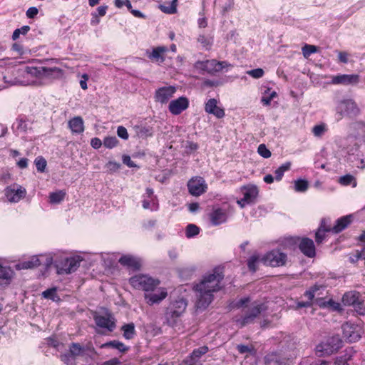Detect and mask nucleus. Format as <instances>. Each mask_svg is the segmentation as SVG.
<instances>
[{
	"label": "nucleus",
	"mask_w": 365,
	"mask_h": 365,
	"mask_svg": "<svg viewBox=\"0 0 365 365\" xmlns=\"http://www.w3.org/2000/svg\"><path fill=\"white\" fill-rule=\"evenodd\" d=\"M224 279V274L220 268H215L213 272L206 274L202 279L194 286L197 292L195 307L197 309H205L213 299V292L222 289L221 282Z\"/></svg>",
	"instance_id": "1"
},
{
	"label": "nucleus",
	"mask_w": 365,
	"mask_h": 365,
	"mask_svg": "<svg viewBox=\"0 0 365 365\" xmlns=\"http://www.w3.org/2000/svg\"><path fill=\"white\" fill-rule=\"evenodd\" d=\"M130 285L135 289L143 290L145 293L154 292L160 284L158 279L147 274H136L129 279Z\"/></svg>",
	"instance_id": "2"
},
{
	"label": "nucleus",
	"mask_w": 365,
	"mask_h": 365,
	"mask_svg": "<svg viewBox=\"0 0 365 365\" xmlns=\"http://www.w3.org/2000/svg\"><path fill=\"white\" fill-rule=\"evenodd\" d=\"M342 343L339 335L332 336L328 338L325 343H321L317 346L316 354L318 356L331 355L342 346Z\"/></svg>",
	"instance_id": "3"
},
{
	"label": "nucleus",
	"mask_w": 365,
	"mask_h": 365,
	"mask_svg": "<svg viewBox=\"0 0 365 365\" xmlns=\"http://www.w3.org/2000/svg\"><path fill=\"white\" fill-rule=\"evenodd\" d=\"M267 309V306L263 303L257 304L255 302L252 307L245 312L244 316L235 321L240 324V327H243L247 324H251L254 320L259 316L262 312Z\"/></svg>",
	"instance_id": "4"
},
{
	"label": "nucleus",
	"mask_w": 365,
	"mask_h": 365,
	"mask_svg": "<svg viewBox=\"0 0 365 365\" xmlns=\"http://www.w3.org/2000/svg\"><path fill=\"white\" fill-rule=\"evenodd\" d=\"M359 113V109L352 100L341 101L336 107L337 119L341 120L344 116L356 117Z\"/></svg>",
	"instance_id": "5"
},
{
	"label": "nucleus",
	"mask_w": 365,
	"mask_h": 365,
	"mask_svg": "<svg viewBox=\"0 0 365 365\" xmlns=\"http://www.w3.org/2000/svg\"><path fill=\"white\" fill-rule=\"evenodd\" d=\"M287 259V255L284 252H282L279 250H272V251L267 252L262 258V261L264 264L273 267L285 265Z\"/></svg>",
	"instance_id": "6"
},
{
	"label": "nucleus",
	"mask_w": 365,
	"mask_h": 365,
	"mask_svg": "<svg viewBox=\"0 0 365 365\" xmlns=\"http://www.w3.org/2000/svg\"><path fill=\"white\" fill-rule=\"evenodd\" d=\"M187 306V300L184 298H179L171 302L166 309L167 319L169 320L170 317H179L185 311Z\"/></svg>",
	"instance_id": "7"
},
{
	"label": "nucleus",
	"mask_w": 365,
	"mask_h": 365,
	"mask_svg": "<svg viewBox=\"0 0 365 365\" xmlns=\"http://www.w3.org/2000/svg\"><path fill=\"white\" fill-rule=\"evenodd\" d=\"M189 192L193 196H200L206 192L207 188L205 180L201 177H195L187 182Z\"/></svg>",
	"instance_id": "8"
},
{
	"label": "nucleus",
	"mask_w": 365,
	"mask_h": 365,
	"mask_svg": "<svg viewBox=\"0 0 365 365\" xmlns=\"http://www.w3.org/2000/svg\"><path fill=\"white\" fill-rule=\"evenodd\" d=\"M96 325L101 328L113 331L115 329V319L111 313L106 315H95L93 317Z\"/></svg>",
	"instance_id": "9"
},
{
	"label": "nucleus",
	"mask_w": 365,
	"mask_h": 365,
	"mask_svg": "<svg viewBox=\"0 0 365 365\" xmlns=\"http://www.w3.org/2000/svg\"><path fill=\"white\" fill-rule=\"evenodd\" d=\"M167 296L168 292L165 288H160L157 291L155 290L154 292L144 293V298L146 303L150 306L160 304Z\"/></svg>",
	"instance_id": "10"
},
{
	"label": "nucleus",
	"mask_w": 365,
	"mask_h": 365,
	"mask_svg": "<svg viewBox=\"0 0 365 365\" xmlns=\"http://www.w3.org/2000/svg\"><path fill=\"white\" fill-rule=\"evenodd\" d=\"M189 106V100L185 96H181L170 102L168 109L173 115H179Z\"/></svg>",
	"instance_id": "11"
},
{
	"label": "nucleus",
	"mask_w": 365,
	"mask_h": 365,
	"mask_svg": "<svg viewBox=\"0 0 365 365\" xmlns=\"http://www.w3.org/2000/svg\"><path fill=\"white\" fill-rule=\"evenodd\" d=\"M176 91V88L173 86L159 88L155 93V101L161 103H166L173 96Z\"/></svg>",
	"instance_id": "12"
},
{
	"label": "nucleus",
	"mask_w": 365,
	"mask_h": 365,
	"mask_svg": "<svg viewBox=\"0 0 365 365\" xmlns=\"http://www.w3.org/2000/svg\"><path fill=\"white\" fill-rule=\"evenodd\" d=\"M81 260L79 258L76 257H70L66 258L64 261L62 262V267L58 268L59 269V274H71L79 267L80 263Z\"/></svg>",
	"instance_id": "13"
},
{
	"label": "nucleus",
	"mask_w": 365,
	"mask_h": 365,
	"mask_svg": "<svg viewBox=\"0 0 365 365\" xmlns=\"http://www.w3.org/2000/svg\"><path fill=\"white\" fill-rule=\"evenodd\" d=\"M299 240V248L300 251L308 257H314L316 255L315 246L313 240L308 237L298 239Z\"/></svg>",
	"instance_id": "14"
},
{
	"label": "nucleus",
	"mask_w": 365,
	"mask_h": 365,
	"mask_svg": "<svg viewBox=\"0 0 365 365\" xmlns=\"http://www.w3.org/2000/svg\"><path fill=\"white\" fill-rule=\"evenodd\" d=\"M289 358L279 352H272L264 356L265 365H288Z\"/></svg>",
	"instance_id": "15"
},
{
	"label": "nucleus",
	"mask_w": 365,
	"mask_h": 365,
	"mask_svg": "<svg viewBox=\"0 0 365 365\" xmlns=\"http://www.w3.org/2000/svg\"><path fill=\"white\" fill-rule=\"evenodd\" d=\"M359 81V76L357 74H340L334 76L331 78L333 84L353 85L356 84Z\"/></svg>",
	"instance_id": "16"
},
{
	"label": "nucleus",
	"mask_w": 365,
	"mask_h": 365,
	"mask_svg": "<svg viewBox=\"0 0 365 365\" xmlns=\"http://www.w3.org/2000/svg\"><path fill=\"white\" fill-rule=\"evenodd\" d=\"M343 336L350 343L356 342L361 339L359 331L356 327L349 324L342 326Z\"/></svg>",
	"instance_id": "17"
},
{
	"label": "nucleus",
	"mask_w": 365,
	"mask_h": 365,
	"mask_svg": "<svg viewBox=\"0 0 365 365\" xmlns=\"http://www.w3.org/2000/svg\"><path fill=\"white\" fill-rule=\"evenodd\" d=\"M26 190L21 186H18L16 189L15 187H8L6 190V196L9 202H17L20 200L25 197Z\"/></svg>",
	"instance_id": "18"
},
{
	"label": "nucleus",
	"mask_w": 365,
	"mask_h": 365,
	"mask_svg": "<svg viewBox=\"0 0 365 365\" xmlns=\"http://www.w3.org/2000/svg\"><path fill=\"white\" fill-rule=\"evenodd\" d=\"M205 110L217 118H222L225 116L224 109L217 106V101L215 98H210L205 103Z\"/></svg>",
	"instance_id": "19"
},
{
	"label": "nucleus",
	"mask_w": 365,
	"mask_h": 365,
	"mask_svg": "<svg viewBox=\"0 0 365 365\" xmlns=\"http://www.w3.org/2000/svg\"><path fill=\"white\" fill-rule=\"evenodd\" d=\"M210 219L212 225L217 226L227 221V215L225 210L218 207L210 214Z\"/></svg>",
	"instance_id": "20"
},
{
	"label": "nucleus",
	"mask_w": 365,
	"mask_h": 365,
	"mask_svg": "<svg viewBox=\"0 0 365 365\" xmlns=\"http://www.w3.org/2000/svg\"><path fill=\"white\" fill-rule=\"evenodd\" d=\"M118 262L121 265L133 270H139L141 266L140 261L131 255H123Z\"/></svg>",
	"instance_id": "21"
},
{
	"label": "nucleus",
	"mask_w": 365,
	"mask_h": 365,
	"mask_svg": "<svg viewBox=\"0 0 365 365\" xmlns=\"http://www.w3.org/2000/svg\"><path fill=\"white\" fill-rule=\"evenodd\" d=\"M43 79L50 81L58 80L63 77L64 71L58 67H46L45 66Z\"/></svg>",
	"instance_id": "22"
},
{
	"label": "nucleus",
	"mask_w": 365,
	"mask_h": 365,
	"mask_svg": "<svg viewBox=\"0 0 365 365\" xmlns=\"http://www.w3.org/2000/svg\"><path fill=\"white\" fill-rule=\"evenodd\" d=\"M353 220V215H349L339 218L336 221L335 225L331 229L334 233H339L344 230L351 224Z\"/></svg>",
	"instance_id": "23"
},
{
	"label": "nucleus",
	"mask_w": 365,
	"mask_h": 365,
	"mask_svg": "<svg viewBox=\"0 0 365 365\" xmlns=\"http://www.w3.org/2000/svg\"><path fill=\"white\" fill-rule=\"evenodd\" d=\"M68 125L73 133L80 134L84 131L83 120L80 116L71 118Z\"/></svg>",
	"instance_id": "24"
},
{
	"label": "nucleus",
	"mask_w": 365,
	"mask_h": 365,
	"mask_svg": "<svg viewBox=\"0 0 365 365\" xmlns=\"http://www.w3.org/2000/svg\"><path fill=\"white\" fill-rule=\"evenodd\" d=\"M360 299V293L356 291L346 292L342 297V303L344 306H353Z\"/></svg>",
	"instance_id": "25"
},
{
	"label": "nucleus",
	"mask_w": 365,
	"mask_h": 365,
	"mask_svg": "<svg viewBox=\"0 0 365 365\" xmlns=\"http://www.w3.org/2000/svg\"><path fill=\"white\" fill-rule=\"evenodd\" d=\"M165 46H158L153 48V51L148 55L150 59L155 60L157 62L163 63L165 61L163 53L167 51Z\"/></svg>",
	"instance_id": "26"
},
{
	"label": "nucleus",
	"mask_w": 365,
	"mask_h": 365,
	"mask_svg": "<svg viewBox=\"0 0 365 365\" xmlns=\"http://www.w3.org/2000/svg\"><path fill=\"white\" fill-rule=\"evenodd\" d=\"M208 351L209 348L207 346H202L197 349H195L188 357L192 359V361H193L195 364H196L201 356L207 353Z\"/></svg>",
	"instance_id": "27"
},
{
	"label": "nucleus",
	"mask_w": 365,
	"mask_h": 365,
	"mask_svg": "<svg viewBox=\"0 0 365 365\" xmlns=\"http://www.w3.org/2000/svg\"><path fill=\"white\" fill-rule=\"evenodd\" d=\"M121 330L123 331V336L126 339H132L136 335L135 324L133 322L125 324L121 327Z\"/></svg>",
	"instance_id": "28"
},
{
	"label": "nucleus",
	"mask_w": 365,
	"mask_h": 365,
	"mask_svg": "<svg viewBox=\"0 0 365 365\" xmlns=\"http://www.w3.org/2000/svg\"><path fill=\"white\" fill-rule=\"evenodd\" d=\"M257 194L258 190L257 187L252 186L251 187L246 188V190L243 194L242 201H245V202L247 204L252 202Z\"/></svg>",
	"instance_id": "29"
},
{
	"label": "nucleus",
	"mask_w": 365,
	"mask_h": 365,
	"mask_svg": "<svg viewBox=\"0 0 365 365\" xmlns=\"http://www.w3.org/2000/svg\"><path fill=\"white\" fill-rule=\"evenodd\" d=\"M106 347L116 349L122 353H125L129 349V347L126 346L123 342L117 340L110 341L101 345V348Z\"/></svg>",
	"instance_id": "30"
},
{
	"label": "nucleus",
	"mask_w": 365,
	"mask_h": 365,
	"mask_svg": "<svg viewBox=\"0 0 365 365\" xmlns=\"http://www.w3.org/2000/svg\"><path fill=\"white\" fill-rule=\"evenodd\" d=\"M86 348L82 346L79 343L73 342L69 346V353L75 358L83 354Z\"/></svg>",
	"instance_id": "31"
},
{
	"label": "nucleus",
	"mask_w": 365,
	"mask_h": 365,
	"mask_svg": "<svg viewBox=\"0 0 365 365\" xmlns=\"http://www.w3.org/2000/svg\"><path fill=\"white\" fill-rule=\"evenodd\" d=\"M136 133L139 138H146L153 135V130L150 126H138L136 128Z\"/></svg>",
	"instance_id": "32"
},
{
	"label": "nucleus",
	"mask_w": 365,
	"mask_h": 365,
	"mask_svg": "<svg viewBox=\"0 0 365 365\" xmlns=\"http://www.w3.org/2000/svg\"><path fill=\"white\" fill-rule=\"evenodd\" d=\"M65 196L66 192L63 190L51 192L49 195V201L52 204H58L64 199Z\"/></svg>",
	"instance_id": "33"
},
{
	"label": "nucleus",
	"mask_w": 365,
	"mask_h": 365,
	"mask_svg": "<svg viewBox=\"0 0 365 365\" xmlns=\"http://www.w3.org/2000/svg\"><path fill=\"white\" fill-rule=\"evenodd\" d=\"M45 66L26 67V72L36 78L43 79Z\"/></svg>",
	"instance_id": "34"
},
{
	"label": "nucleus",
	"mask_w": 365,
	"mask_h": 365,
	"mask_svg": "<svg viewBox=\"0 0 365 365\" xmlns=\"http://www.w3.org/2000/svg\"><path fill=\"white\" fill-rule=\"evenodd\" d=\"M41 264L40 259L34 256L30 260L25 261L21 264V267L23 269H33L40 266Z\"/></svg>",
	"instance_id": "35"
},
{
	"label": "nucleus",
	"mask_w": 365,
	"mask_h": 365,
	"mask_svg": "<svg viewBox=\"0 0 365 365\" xmlns=\"http://www.w3.org/2000/svg\"><path fill=\"white\" fill-rule=\"evenodd\" d=\"M259 261V256L258 255H253L247 259V267L252 272H255L257 269V263Z\"/></svg>",
	"instance_id": "36"
},
{
	"label": "nucleus",
	"mask_w": 365,
	"mask_h": 365,
	"mask_svg": "<svg viewBox=\"0 0 365 365\" xmlns=\"http://www.w3.org/2000/svg\"><path fill=\"white\" fill-rule=\"evenodd\" d=\"M291 166V163L287 162L283 165H282L279 168H278L274 173H275V179L277 181L281 180L282 178L284 173L285 171L289 170Z\"/></svg>",
	"instance_id": "37"
},
{
	"label": "nucleus",
	"mask_w": 365,
	"mask_h": 365,
	"mask_svg": "<svg viewBox=\"0 0 365 365\" xmlns=\"http://www.w3.org/2000/svg\"><path fill=\"white\" fill-rule=\"evenodd\" d=\"M309 187V182L306 180L298 179L294 181V190L297 192H305Z\"/></svg>",
	"instance_id": "38"
},
{
	"label": "nucleus",
	"mask_w": 365,
	"mask_h": 365,
	"mask_svg": "<svg viewBox=\"0 0 365 365\" xmlns=\"http://www.w3.org/2000/svg\"><path fill=\"white\" fill-rule=\"evenodd\" d=\"M160 8L165 14H175L177 12V0H173L168 6L160 5Z\"/></svg>",
	"instance_id": "39"
},
{
	"label": "nucleus",
	"mask_w": 365,
	"mask_h": 365,
	"mask_svg": "<svg viewBox=\"0 0 365 365\" xmlns=\"http://www.w3.org/2000/svg\"><path fill=\"white\" fill-rule=\"evenodd\" d=\"M56 287L48 289L42 292V296L45 299H49L53 301H57L59 299V297L56 294Z\"/></svg>",
	"instance_id": "40"
},
{
	"label": "nucleus",
	"mask_w": 365,
	"mask_h": 365,
	"mask_svg": "<svg viewBox=\"0 0 365 365\" xmlns=\"http://www.w3.org/2000/svg\"><path fill=\"white\" fill-rule=\"evenodd\" d=\"M200 232V228L194 225V224H189L186 227L185 230V235L187 238L193 237L196 235H197Z\"/></svg>",
	"instance_id": "41"
},
{
	"label": "nucleus",
	"mask_w": 365,
	"mask_h": 365,
	"mask_svg": "<svg viewBox=\"0 0 365 365\" xmlns=\"http://www.w3.org/2000/svg\"><path fill=\"white\" fill-rule=\"evenodd\" d=\"M237 350L240 354H252L255 352L253 345L237 344L236 346Z\"/></svg>",
	"instance_id": "42"
},
{
	"label": "nucleus",
	"mask_w": 365,
	"mask_h": 365,
	"mask_svg": "<svg viewBox=\"0 0 365 365\" xmlns=\"http://www.w3.org/2000/svg\"><path fill=\"white\" fill-rule=\"evenodd\" d=\"M13 271L10 267H3L0 264V279L9 280L11 278Z\"/></svg>",
	"instance_id": "43"
},
{
	"label": "nucleus",
	"mask_w": 365,
	"mask_h": 365,
	"mask_svg": "<svg viewBox=\"0 0 365 365\" xmlns=\"http://www.w3.org/2000/svg\"><path fill=\"white\" fill-rule=\"evenodd\" d=\"M119 141L115 136H108L103 139L104 147L111 149L118 144Z\"/></svg>",
	"instance_id": "44"
},
{
	"label": "nucleus",
	"mask_w": 365,
	"mask_h": 365,
	"mask_svg": "<svg viewBox=\"0 0 365 365\" xmlns=\"http://www.w3.org/2000/svg\"><path fill=\"white\" fill-rule=\"evenodd\" d=\"M319 289V286H318L317 284H315V285L311 287L308 290H307L304 292V296L307 298V301H311V303H312V304H313L314 302V300L315 292L317 291H318Z\"/></svg>",
	"instance_id": "45"
},
{
	"label": "nucleus",
	"mask_w": 365,
	"mask_h": 365,
	"mask_svg": "<svg viewBox=\"0 0 365 365\" xmlns=\"http://www.w3.org/2000/svg\"><path fill=\"white\" fill-rule=\"evenodd\" d=\"M38 172L43 173L47 165V162L42 156L37 157L34 160Z\"/></svg>",
	"instance_id": "46"
},
{
	"label": "nucleus",
	"mask_w": 365,
	"mask_h": 365,
	"mask_svg": "<svg viewBox=\"0 0 365 365\" xmlns=\"http://www.w3.org/2000/svg\"><path fill=\"white\" fill-rule=\"evenodd\" d=\"M29 26H23L20 29H16L14 30L12 34V40L16 41L19 38L20 34L26 35L27 33L30 31Z\"/></svg>",
	"instance_id": "47"
},
{
	"label": "nucleus",
	"mask_w": 365,
	"mask_h": 365,
	"mask_svg": "<svg viewBox=\"0 0 365 365\" xmlns=\"http://www.w3.org/2000/svg\"><path fill=\"white\" fill-rule=\"evenodd\" d=\"M331 231V229L328 228H322V224L321 225L320 227L318 229L317 232L315 234V240L317 244H320L322 242L325 237V232Z\"/></svg>",
	"instance_id": "48"
},
{
	"label": "nucleus",
	"mask_w": 365,
	"mask_h": 365,
	"mask_svg": "<svg viewBox=\"0 0 365 365\" xmlns=\"http://www.w3.org/2000/svg\"><path fill=\"white\" fill-rule=\"evenodd\" d=\"M317 47L314 45L306 44L302 47L303 56L308 58L312 53L317 52Z\"/></svg>",
	"instance_id": "49"
},
{
	"label": "nucleus",
	"mask_w": 365,
	"mask_h": 365,
	"mask_svg": "<svg viewBox=\"0 0 365 365\" xmlns=\"http://www.w3.org/2000/svg\"><path fill=\"white\" fill-rule=\"evenodd\" d=\"M61 359L66 365H76V358L69 352L62 354L61 356Z\"/></svg>",
	"instance_id": "50"
},
{
	"label": "nucleus",
	"mask_w": 365,
	"mask_h": 365,
	"mask_svg": "<svg viewBox=\"0 0 365 365\" xmlns=\"http://www.w3.org/2000/svg\"><path fill=\"white\" fill-rule=\"evenodd\" d=\"M258 153L264 158H268L271 156V152L264 144H260L257 148Z\"/></svg>",
	"instance_id": "51"
},
{
	"label": "nucleus",
	"mask_w": 365,
	"mask_h": 365,
	"mask_svg": "<svg viewBox=\"0 0 365 365\" xmlns=\"http://www.w3.org/2000/svg\"><path fill=\"white\" fill-rule=\"evenodd\" d=\"M354 181H355L354 177L349 174L340 177L339 180V183L343 185H349Z\"/></svg>",
	"instance_id": "52"
},
{
	"label": "nucleus",
	"mask_w": 365,
	"mask_h": 365,
	"mask_svg": "<svg viewBox=\"0 0 365 365\" xmlns=\"http://www.w3.org/2000/svg\"><path fill=\"white\" fill-rule=\"evenodd\" d=\"M327 308L331 309L332 311H341L342 310L341 304L336 302L332 299H329L326 302Z\"/></svg>",
	"instance_id": "53"
},
{
	"label": "nucleus",
	"mask_w": 365,
	"mask_h": 365,
	"mask_svg": "<svg viewBox=\"0 0 365 365\" xmlns=\"http://www.w3.org/2000/svg\"><path fill=\"white\" fill-rule=\"evenodd\" d=\"M353 307L359 315L365 314V305L363 300L359 299Z\"/></svg>",
	"instance_id": "54"
},
{
	"label": "nucleus",
	"mask_w": 365,
	"mask_h": 365,
	"mask_svg": "<svg viewBox=\"0 0 365 365\" xmlns=\"http://www.w3.org/2000/svg\"><path fill=\"white\" fill-rule=\"evenodd\" d=\"M247 73L254 78H259L263 76L264 72L262 68H258L248 71Z\"/></svg>",
	"instance_id": "55"
},
{
	"label": "nucleus",
	"mask_w": 365,
	"mask_h": 365,
	"mask_svg": "<svg viewBox=\"0 0 365 365\" xmlns=\"http://www.w3.org/2000/svg\"><path fill=\"white\" fill-rule=\"evenodd\" d=\"M122 160L123 164L126 165L128 168H139L128 155H123L122 156Z\"/></svg>",
	"instance_id": "56"
},
{
	"label": "nucleus",
	"mask_w": 365,
	"mask_h": 365,
	"mask_svg": "<svg viewBox=\"0 0 365 365\" xmlns=\"http://www.w3.org/2000/svg\"><path fill=\"white\" fill-rule=\"evenodd\" d=\"M106 168L110 173H115L118 171L120 168V164L115 161H109L106 164Z\"/></svg>",
	"instance_id": "57"
},
{
	"label": "nucleus",
	"mask_w": 365,
	"mask_h": 365,
	"mask_svg": "<svg viewBox=\"0 0 365 365\" xmlns=\"http://www.w3.org/2000/svg\"><path fill=\"white\" fill-rule=\"evenodd\" d=\"M117 134H118V137H120V138H122L123 140L128 139L129 135H128L127 129L123 126L118 127Z\"/></svg>",
	"instance_id": "58"
},
{
	"label": "nucleus",
	"mask_w": 365,
	"mask_h": 365,
	"mask_svg": "<svg viewBox=\"0 0 365 365\" xmlns=\"http://www.w3.org/2000/svg\"><path fill=\"white\" fill-rule=\"evenodd\" d=\"M38 13V9L35 6H31L28 9L26 12V15L29 19H34Z\"/></svg>",
	"instance_id": "59"
},
{
	"label": "nucleus",
	"mask_w": 365,
	"mask_h": 365,
	"mask_svg": "<svg viewBox=\"0 0 365 365\" xmlns=\"http://www.w3.org/2000/svg\"><path fill=\"white\" fill-rule=\"evenodd\" d=\"M325 130V128L323 125H315L313 129V133L315 136H320Z\"/></svg>",
	"instance_id": "60"
},
{
	"label": "nucleus",
	"mask_w": 365,
	"mask_h": 365,
	"mask_svg": "<svg viewBox=\"0 0 365 365\" xmlns=\"http://www.w3.org/2000/svg\"><path fill=\"white\" fill-rule=\"evenodd\" d=\"M197 42L201 43L204 47H207L211 44L210 41L205 35H200L197 37Z\"/></svg>",
	"instance_id": "61"
},
{
	"label": "nucleus",
	"mask_w": 365,
	"mask_h": 365,
	"mask_svg": "<svg viewBox=\"0 0 365 365\" xmlns=\"http://www.w3.org/2000/svg\"><path fill=\"white\" fill-rule=\"evenodd\" d=\"M250 302V297L242 298L235 303V307L239 309L240 307L245 306Z\"/></svg>",
	"instance_id": "62"
},
{
	"label": "nucleus",
	"mask_w": 365,
	"mask_h": 365,
	"mask_svg": "<svg viewBox=\"0 0 365 365\" xmlns=\"http://www.w3.org/2000/svg\"><path fill=\"white\" fill-rule=\"evenodd\" d=\"M199 146L197 143L192 141H187L185 148L187 152H192L198 149Z\"/></svg>",
	"instance_id": "63"
},
{
	"label": "nucleus",
	"mask_w": 365,
	"mask_h": 365,
	"mask_svg": "<svg viewBox=\"0 0 365 365\" xmlns=\"http://www.w3.org/2000/svg\"><path fill=\"white\" fill-rule=\"evenodd\" d=\"M338 59L340 62L346 63L348 62V53L345 51H339Z\"/></svg>",
	"instance_id": "64"
}]
</instances>
